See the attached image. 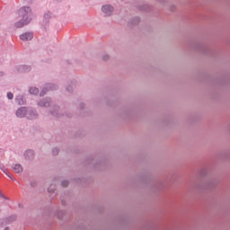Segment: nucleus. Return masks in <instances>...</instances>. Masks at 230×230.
I'll use <instances>...</instances> for the list:
<instances>
[{
	"label": "nucleus",
	"instance_id": "1",
	"mask_svg": "<svg viewBox=\"0 0 230 230\" xmlns=\"http://www.w3.org/2000/svg\"><path fill=\"white\" fill-rule=\"evenodd\" d=\"M17 19L20 21L14 23L15 28H22L31 22V9L28 6L21 7L18 11Z\"/></svg>",
	"mask_w": 230,
	"mask_h": 230
},
{
	"label": "nucleus",
	"instance_id": "2",
	"mask_svg": "<svg viewBox=\"0 0 230 230\" xmlns=\"http://www.w3.org/2000/svg\"><path fill=\"white\" fill-rule=\"evenodd\" d=\"M56 89H58L57 84H48L45 85V87H43V89L40 93V96H44L46 93H48V91H55Z\"/></svg>",
	"mask_w": 230,
	"mask_h": 230
},
{
	"label": "nucleus",
	"instance_id": "3",
	"mask_svg": "<svg viewBox=\"0 0 230 230\" xmlns=\"http://www.w3.org/2000/svg\"><path fill=\"white\" fill-rule=\"evenodd\" d=\"M102 11L104 13L105 17H110L114 12V7L111 4H106L102 7Z\"/></svg>",
	"mask_w": 230,
	"mask_h": 230
},
{
	"label": "nucleus",
	"instance_id": "4",
	"mask_svg": "<svg viewBox=\"0 0 230 230\" xmlns=\"http://www.w3.org/2000/svg\"><path fill=\"white\" fill-rule=\"evenodd\" d=\"M15 216H10L6 218L0 220V227H3V226H8V224H12V222H15Z\"/></svg>",
	"mask_w": 230,
	"mask_h": 230
},
{
	"label": "nucleus",
	"instance_id": "5",
	"mask_svg": "<svg viewBox=\"0 0 230 230\" xmlns=\"http://www.w3.org/2000/svg\"><path fill=\"white\" fill-rule=\"evenodd\" d=\"M37 118H39V113H37L36 110L29 109L27 111V119H37Z\"/></svg>",
	"mask_w": 230,
	"mask_h": 230
},
{
	"label": "nucleus",
	"instance_id": "6",
	"mask_svg": "<svg viewBox=\"0 0 230 230\" xmlns=\"http://www.w3.org/2000/svg\"><path fill=\"white\" fill-rule=\"evenodd\" d=\"M23 155L26 161H33L35 159V152L31 149L25 151Z\"/></svg>",
	"mask_w": 230,
	"mask_h": 230
},
{
	"label": "nucleus",
	"instance_id": "7",
	"mask_svg": "<svg viewBox=\"0 0 230 230\" xmlns=\"http://www.w3.org/2000/svg\"><path fill=\"white\" fill-rule=\"evenodd\" d=\"M28 114V109L26 107H21L16 111L17 118H26Z\"/></svg>",
	"mask_w": 230,
	"mask_h": 230
},
{
	"label": "nucleus",
	"instance_id": "8",
	"mask_svg": "<svg viewBox=\"0 0 230 230\" xmlns=\"http://www.w3.org/2000/svg\"><path fill=\"white\" fill-rule=\"evenodd\" d=\"M16 69L18 73H30V71H31V66L22 65V66H16Z\"/></svg>",
	"mask_w": 230,
	"mask_h": 230
},
{
	"label": "nucleus",
	"instance_id": "9",
	"mask_svg": "<svg viewBox=\"0 0 230 230\" xmlns=\"http://www.w3.org/2000/svg\"><path fill=\"white\" fill-rule=\"evenodd\" d=\"M39 107H49L51 105V98H45L38 102Z\"/></svg>",
	"mask_w": 230,
	"mask_h": 230
},
{
	"label": "nucleus",
	"instance_id": "10",
	"mask_svg": "<svg viewBox=\"0 0 230 230\" xmlns=\"http://www.w3.org/2000/svg\"><path fill=\"white\" fill-rule=\"evenodd\" d=\"M21 40H31L33 39V33L25 32L20 36Z\"/></svg>",
	"mask_w": 230,
	"mask_h": 230
},
{
	"label": "nucleus",
	"instance_id": "11",
	"mask_svg": "<svg viewBox=\"0 0 230 230\" xmlns=\"http://www.w3.org/2000/svg\"><path fill=\"white\" fill-rule=\"evenodd\" d=\"M15 102H17L18 105H24V103H26V100L22 95H18L15 98Z\"/></svg>",
	"mask_w": 230,
	"mask_h": 230
},
{
	"label": "nucleus",
	"instance_id": "12",
	"mask_svg": "<svg viewBox=\"0 0 230 230\" xmlns=\"http://www.w3.org/2000/svg\"><path fill=\"white\" fill-rule=\"evenodd\" d=\"M217 184H218V181L217 180H216V179L210 180L208 182L207 188L211 190V188H215V186H217Z\"/></svg>",
	"mask_w": 230,
	"mask_h": 230
},
{
	"label": "nucleus",
	"instance_id": "13",
	"mask_svg": "<svg viewBox=\"0 0 230 230\" xmlns=\"http://www.w3.org/2000/svg\"><path fill=\"white\" fill-rule=\"evenodd\" d=\"M58 106H54V108L50 111V114H52V116H55L56 118H59L60 114H58Z\"/></svg>",
	"mask_w": 230,
	"mask_h": 230
},
{
	"label": "nucleus",
	"instance_id": "14",
	"mask_svg": "<svg viewBox=\"0 0 230 230\" xmlns=\"http://www.w3.org/2000/svg\"><path fill=\"white\" fill-rule=\"evenodd\" d=\"M13 169L15 172V173H22V165H21V164H15L13 167Z\"/></svg>",
	"mask_w": 230,
	"mask_h": 230
},
{
	"label": "nucleus",
	"instance_id": "15",
	"mask_svg": "<svg viewBox=\"0 0 230 230\" xmlns=\"http://www.w3.org/2000/svg\"><path fill=\"white\" fill-rule=\"evenodd\" d=\"M49 19H51V13L48 12L44 14L43 21H44V22L48 23V22H49Z\"/></svg>",
	"mask_w": 230,
	"mask_h": 230
},
{
	"label": "nucleus",
	"instance_id": "16",
	"mask_svg": "<svg viewBox=\"0 0 230 230\" xmlns=\"http://www.w3.org/2000/svg\"><path fill=\"white\" fill-rule=\"evenodd\" d=\"M139 17H135V18H133L130 22H129V24L131 25V26H136V25H137V24H139Z\"/></svg>",
	"mask_w": 230,
	"mask_h": 230
},
{
	"label": "nucleus",
	"instance_id": "17",
	"mask_svg": "<svg viewBox=\"0 0 230 230\" xmlns=\"http://www.w3.org/2000/svg\"><path fill=\"white\" fill-rule=\"evenodd\" d=\"M30 94H39V88L37 87H31L29 89Z\"/></svg>",
	"mask_w": 230,
	"mask_h": 230
},
{
	"label": "nucleus",
	"instance_id": "18",
	"mask_svg": "<svg viewBox=\"0 0 230 230\" xmlns=\"http://www.w3.org/2000/svg\"><path fill=\"white\" fill-rule=\"evenodd\" d=\"M199 51H202V53H206V49H208V47L206 45H198Z\"/></svg>",
	"mask_w": 230,
	"mask_h": 230
},
{
	"label": "nucleus",
	"instance_id": "19",
	"mask_svg": "<svg viewBox=\"0 0 230 230\" xmlns=\"http://www.w3.org/2000/svg\"><path fill=\"white\" fill-rule=\"evenodd\" d=\"M199 173L201 177H204V175H208V169H201Z\"/></svg>",
	"mask_w": 230,
	"mask_h": 230
},
{
	"label": "nucleus",
	"instance_id": "20",
	"mask_svg": "<svg viewBox=\"0 0 230 230\" xmlns=\"http://www.w3.org/2000/svg\"><path fill=\"white\" fill-rule=\"evenodd\" d=\"M0 169L2 172H4V173H5V175H8V170L4 168V165H0Z\"/></svg>",
	"mask_w": 230,
	"mask_h": 230
},
{
	"label": "nucleus",
	"instance_id": "21",
	"mask_svg": "<svg viewBox=\"0 0 230 230\" xmlns=\"http://www.w3.org/2000/svg\"><path fill=\"white\" fill-rule=\"evenodd\" d=\"M61 185L63 186V188H67V186H69V181L65 180L61 182Z\"/></svg>",
	"mask_w": 230,
	"mask_h": 230
},
{
	"label": "nucleus",
	"instance_id": "22",
	"mask_svg": "<svg viewBox=\"0 0 230 230\" xmlns=\"http://www.w3.org/2000/svg\"><path fill=\"white\" fill-rule=\"evenodd\" d=\"M58 152H60V150H58V148H57V147L52 149V155H57L58 154Z\"/></svg>",
	"mask_w": 230,
	"mask_h": 230
},
{
	"label": "nucleus",
	"instance_id": "23",
	"mask_svg": "<svg viewBox=\"0 0 230 230\" xmlns=\"http://www.w3.org/2000/svg\"><path fill=\"white\" fill-rule=\"evenodd\" d=\"M7 98H8V100H13V93H7Z\"/></svg>",
	"mask_w": 230,
	"mask_h": 230
},
{
	"label": "nucleus",
	"instance_id": "24",
	"mask_svg": "<svg viewBox=\"0 0 230 230\" xmlns=\"http://www.w3.org/2000/svg\"><path fill=\"white\" fill-rule=\"evenodd\" d=\"M66 91H67L68 93H73V86H71V85L67 86V87H66Z\"/></svg>",
	"mask_w": 230,
	"mask_h": 230
},
{
	"label": "nucleus",
	"instance_id": "25",
	"mask_svg": "<svg viewBox=\"0 0 230 230\" xmlns=\"http://www.w3.org/2000/svg\"><path fill=\"white\" fill-rule=\"evenodd\" d=\"M102 60H104V61L109 60V55H104V56L102 57Z\"/></svg>",
	"mask_w": 230,
	"mask_h": 230
},
{
	"label": "nucleus",
	"instance_id": "26",
	"mask_svg": "<svg viewBox=\"0 0 230 230\" xmlns=\"http://www.w3.org/2000/svg\"><path fill=\"white\" fill-rule=\"evenodd\" d=\"M6 175H7V177H9V179H11L12 181H15V180L13 179V176L11 175L10 173L7 172Z\"/></svg>",
	"mask_w": 230,
	"mask_h": 230
},
{
	"label": "nucleus",
	"instance_id": "27",
	"mask_svg": "<svg viewBox=\"0 0 230 230\" xmlns=\"http://www.w3.org/2000/svg\"><path fill=\"white\" fill-rule=\"evenodd\" d=\"M48 191H49V193H51V191H52V193H55V190H52L51 187L48 189Z\"/></svg>",
	"mask_w": 230,
	"mask_h": 230
},
{
	"label": "nucleus",
	"instance_id": "28",
	"mask_svg": "<svg viewBox=\"0 0 230 230\" xmlns=\"http://www.w3.org/2000/svg\"><path fill=\"white\" fill-rule=\"evenodd\" d=\"M61 204L62 206H66V201H64V199H61Z\"/></svg>",
	"mask_w": 230,
	"mask_h": 230
},
{
	"label": "nucleus",
	"instance_id": "29",
	"mask_svg": "<svg viewBox=\"0 0 230 230\" xmlns=\"http://www.w3.org/2000/svg\"><path fill=\"white\" fill-rule=\"evenodd\" d=\"M0 197H2L3 199H6V197H4L2 192H0Z\"/></svg>",
	"mask_w": 230,
	"mask_h": 230
},
{
	"label": "nucleus",
	"instance_id": "30",
	"mask_svg": "<svg viewBox=\"0 0 230 230\" xmlns=\"http://www.w3.org/2000/svg\"><path fill=\"white\" fill-rule=\"evenodd\" d=\"M84 103L80 104L81 109H84Z\"/></svg>",
	"mask_w": 230,
	"mask_h": 230
},
{
	"label": "nucleus",
	"instance_id": "31",
	"mask_svg": "<svg viewBox=\"0 0 230 230\" xmlns=\"http://www.w3.org/2000/svg\"><path fill=\"white\" fill-rule=\"evenodd\" d=\"M31 186H35V182H31Z\"/></svg>",
	"mask_w": 230,
	"mask_h": 230
},
{
	"label": "nucleus",
	"instance_id": "32",
	"mask_svg": "<svg viewBox=\"0 0 230 230\" xmlns=\"http://www.w3.org/2000/svg\"><path fill=\"white\" fill-rule=\"evenodd\" d=\"M4 230H10L8 227H5Z\"/></svg>",
	"mask_w": 230,
	"mask_h": 230
}]
</instances>
